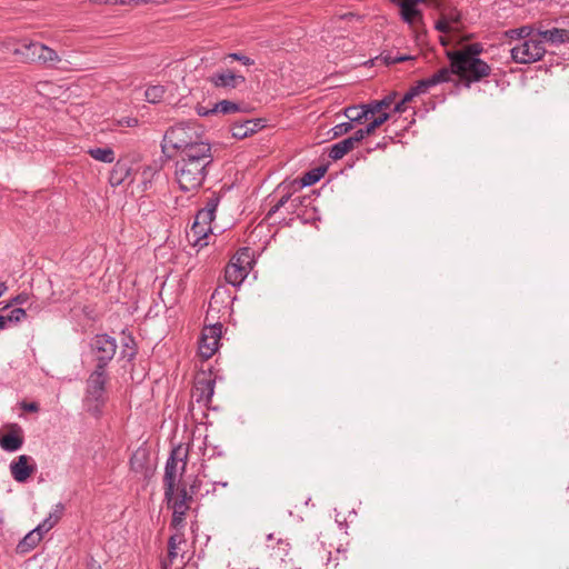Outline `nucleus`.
I'll return each instance as SVG.
<instances>
[{"instance_id": "nucleus-1", "label": "nucleus", "mask_w": 569, "mask_h": 569, "mask_svg": "<svg viewBox=\"0 0 569 569\" xmlns=\"http://www.w3.org/2000/svg\"><path fill=\"white\" fill-rule=\"evenodd\" d=\"M207 141L203 132L194 122L183 121L171 126L164 133L161 149L168 158H173L180 152L189 150L196 143Z\"/></svg>"}, {"instance_id": "nucleus-2", "label": "nucleus", "mask_w": 569, "mask_h": 569, "mask_svg": "<svg viewBox=\"0 0 569 569\" xmlns=\"http://www.w3.org/2000/svg\"><path fill=\"white\" fill-rule=\"evenodd\" d=\"M3 52L13 54L19 62H41L53 66L60 61L58 53L39 42L33 41H7L3 43Z\"/></svg>"}, {"instance_id": "nucleus-3", "label": "nucleus", "mask_w": 569, "mask_h": 569, "mask_svg": "<svg viewBox=\"0 0 569 569\" xmlns=\"http://www.w3.org/2000/svg\"><path fill=\"white\" fill-rule=\"evenodd\" d=\"M108 376L106 370H93L87 379L83 397V408L91 416L99 417L107 402L106 386Z\"/></svg>"}, {"instance_id": "nucleus-4", "label": "nucleus", "mask_w": 569, "mask_h": 569, "mask_svg": "<svg viewBox=\"0 0 569 569\" xmlns=\"http://www.w3.org/2000/svg\"><path fill=\"white\" fill-rule=\"evenodd\" d=\"M188 453V448L183 445L172 448L163 476V489L167 496L172 495L173 489L180 488L179 483L187 468Z\"/></svg>"}, {"instance_id": "nucleus-5", "label": "nucleus", "mask_w": 569, "mask_h": 569, "mask_svg": "<svg viewBox=\"0 0 569 569\" xmlns=\"http://www.w3.org/2000/svg\"><path fill=\"white\" fill-rule=\"evenodd\" d=\"M211 167L174 161V180L183 192L197 191L206 181Z\"/></svg>"}, {"instance_id": "nucleus-6", "label": "nucleus", "mask_w": 569, "mask_h": 569, "mask_svg": "<svg viewBox=\"0 0 569 569\" xmlns=\"http://www.w3.org/2000/svg\"><path fill=\"white\" fill-rule=\"evenodd\" d=\"M451 61V74H459L468 81H480L490 74L491 68L483 60L476 57L449 56Z\"/></svg>"}, {"instance_id": "nucleus-7", "label": "nucleus", "mask_w": 569, "mask_h": 569, "mask_svg": "<svg viewBox=\"0 0 569 569\" xmlns=\"http://www.w3.org/2000/svg\"><path fill=\"white\" fill-rule=\"evenodd\" d=\"M546 54V48L538 36L529 37L526 41L517 42L510 49V56L513 62L519 64H530L540 61Z\"/></svg>"}, {"instance_id": "nucleus-8", "label": "nucleus", "mask_w": 569, "mask_h": 569, "mask_svg": "<svg viewBox=\"0 0 569 569\" xmlns=\"http://www.w3.org/2000/svg\"><path fill=\"white\" fill-rule=\"evenodd\" d=\"M164 500L168 508L172 510L171 527L180 531L184 527V517L190 509L192 497L188 493L186 487L182 486L181 488L173 489L170 496L164 493Z\"/></svg>"}, {"instance_id": "nucleus-9", "label": "nucleus", "mask_w": 569, "mask_h": 569, "mask_svg": "<svg viewBox=\"0 0 569 569\" xmlns=\"http://www.w3.org/2000/svg\"><path fill=\"white\" fill-rule=\"evenodd\" d=\"M91 350L98 361L94 370H104L109 361L114 357L117 351L116 339L108 335H97L91 340Z\"/></svg>"}, {"instance_id": "nucleus-10", "label": "nucleus", "mask_w": 569, "mask_h": 569, "mask_svg": "<svg viewBox=\"0 0 569 569\" xmlns=\"http://www.w3.org/2000/svg\"><path fill=\"white\" fill-rule=\"evenodd\" d=\"M173 158L178 162L194 164L197 161L200 166L207 167H212L214 160L212 146L208 140L202 143H196L192 149L189 148V150L180 152Z\"/></svg>"}, {"instance_id": "nucleus-11", "label": "nucleus", "mask_w": 569, "mask_h": 569, "mask_svg": "<svg viewBox=\"0 0 569 569\" xmlns=\"http://www.w3.org/2000/svg\"><path fill=\"white\" fill-rule=\"evenodd\" d=\"M208 80L216 89L229 92L244 84L246 77L227 68L214 71L209 76Z\"/></svg>"}, {"instance_id": "nucleus-12", "label": "nucleus", "mask_w": 569, "mask_h": 569, "mask_svg": "<svg viewBox=\"0 0 569 569\" xmlns=\"http://www.w3.org/2000/svg\"><path fill=\"white\" fill-rule=\"evenodd\" d=\"M222 335V325L214 323L210 326H206L202 329L200 342H199V353L202 358L209 359L211 358L219 348L220 339Z\"/></svg>"}, {"instance_id": "nucleus-13", "label": "nucleus", "mask_w": 569, "mask_h": 569, "mask_svg": "<svg viewBox=\"0 0 569 569\" xmlns=\"http://www.w3.org/2000/svg\"><path fill=\"white\" fill-rule=\"evenodd\" d=\"M234 298L227 287L220 286L214 289L209 301L208 316L211 313H230L231 305Z\"/></svg>"}, {"instance_id": "nucleus-14", "label": "nucleus", "mask_w": 569, "mask_h": 569, "mask_svg": "<svg viewBox=\"0 0 569 569\" xmlns=\"http://www.w3.org/2000/svg\"><path fill=\"white\" fill-rule=\"evenodd\" d=\"M451 72L448 68H442L431 77L419 80L413 87L417 96L426 93L430 88L450 81Z\"/></svg>"}, {"instance_id": "nucleus-15", "label": "nucleus", "mask_w": 569, "mask_h": 569, "mask_svg": "<svg viewBox=\"0 0 569 569\" xmlns=\"http://www.w3.org/2000/svg\"><path fill=\"white\" fill-rule=\"evenodd\" d=\"M30 461L31 457L21 455L10 463V472L16 481L24 482L32 475L34 466Z\"/></svg>"}, {"instance_id": "nucleus-16", "label": "nucleus", "mask_w": 569, "mask_h": 569, "mask_svg": "<svg viewBox=\"0 0 569 569\" xmlns=\"http://www.w3.org/2000/svg\"><path fill=\"white\" fill-rule=\"evenodd\" d=\"M263 128L261 119H248L234 122L231 127L232 137L236 139H244Z\"/></svg>"}, {"instance_id": "nucleus-17", "label": "nucleus", "mask_w": 569, "mask_h": 569, "mask_svg": "<svg viewBox=\"0 0 569 569\" xmlns=\"http://www.w3.org/2000/svg\"><path fill=\"white\" fill-rule=\"evenodd\" d=\"M536 36L542 40V44L548 42L553 46H559L569 42V30L562 28H552L546 30H537Z\"/></svg>"}, {"instance_id": "nucleus-18", "label": "nucleus", "mask_w": 569, "mask_h": 569, "mask_svg": "<svg viewBox=\"0 0 569 569\" xmlns=\"http://www.w3.org/2000/svg\"><path fill=\"white\" fill-rule=\"evenodd\" d=\"M132 169L126 161H117L113 166L109 182L112 187H118L122 183H131L133 181V178L131 177Z\"/></svg>"}, {"instance_id": "nucleus-19", "label": "nucleus", "mask_w": 569, "mask_h": 569, "mask_svg": "<svg viewBox=\"0 0 569 569\" xmlns=\"http://www.w3.org/2000/svg\"><path fill=\"white\" fill-rule=\"evenodd\" d=\"M23 445L20 427H13L11 431L0 435V447L7 452L18 451Z\"/></svg>"}, {"instance_id": "nucleus-20", "label": "nucleus", "mask_w": 569, "mask_h": 569, "mask_svg": "<svg viewBox=\"0 0 569 569\" xmlns=\"http://www.w3.org/2000/svg\"><path fill=\"white\" fill-rule=\"evenodd\" d=\"M398 7L400 9L401 19L411 28L423 22V13L417 7H413L402 0L398 2Z\"/></svg>"}, {"instance_id": "nucleus-21", "label": "nucleus", "mask_w": 569, "mask_h": 569, "mask_svg": "<svg viewBox=\"0 0 569 569\" xmlns=\"http://www.w3.org/2000/svg\"><path fill=\"white\" fill-rule=\"evenodd\" d=\"M218 204H219V198H217V197L210 198L208 200L206 207L200 209L197 212V214L194 217L196 226L201 224V226H210L211 227V222L214 219V214H216Z\"/></svg>"}, {"instance_id": "nucleus-22", "label": "nucleus", "mask_w": 569, "mask_h": 569, "mask_svg": "<svg viewBox=\"0 0 569 569\" xmlns=\"http://www.w3.org/2000/svg\"><path fill=\"white\" fill-rule=\"evenodd\" d=\"M267 547L273 551L276 557L283 559L289 555L290 543L287 539H283L282 537H276L274 533H269L267 536Z\"/></svg>"}, {"instance_id": "nucleus-23", "label": "nucleus", "mask_w": 569, "mask_h": 569, "mask_svg": "<svg viewBox=\"0 0 569 569\" xmlns=\"http://www.w3.org/2000/svg\"><path fill=\"white\" fill-rule=\"evenodd\" d=\"M229 263L250 272L254 264L253 251L247 247L241 248L234 253Z\"/></svg>"}, {"instance_id": "nucleus-24", "label": "nucleus", "mask_w": 569, "mask_h": 569, "mask_svg": "<svg viewBox=\"0 0 569 569\" xmlns=\"http://www.w3.org/2000/svg\"><path fill=\"white\" fill-rule=\"evenodd\" d=\"M43 535L40 531H36V528L28 532L17 546L19 553H28L34 549L38 543L42 540Z\"/></svg>"}, {"instance_id": "nucleus-25", "label": "nucleus", "mask_w": 569, "mask_h": 569, "mask_svg": "<svg viewBox=\"0 0 569 569\" xmlns=\"http://www.w3.org/2000/svg\"><path fill=\"white\" fill-rule=\"evenodd\" d=\"M249 271L242 269L241 267L233 266L228 263L224 271V278L228 283L233 287H239L244 279L248 277Z\"/></svg>"}, {"instance_id": "nucleus-26", "label": "nucleus", "mask_w": 569, "mask_h": 569, "mask_svg": "<svg viewBox=\"0 0 569 569\" xmlns=\"http://www.w3.org/2000/svg\"><path fill=\"white\" fill-rule=\"evenodd\" d=\"M63 510L64 507L62 503L56 505L54 509L49 513V516L36 527V531H40L42 535H44L50 529H52L60 520Z\"/></svg>"}, {"instance_id": "nucleus-27", "label": "nucleus", "mask_w": 569, "mask_h": 569, "mask_svg": "<svg viewBox=\"0 0 569 569\" xmlns=\"http://www.w3.org/2000/svg\"><path fill=\"white\" fill-rule=\"evenodd\" d=\"M343 114L348 118L352 126L353 123H361L363 119H368L370 117V113L366 108V103L347 107L343 110Z\"/></svg>"}, {"instance_id": "nucleus-28", "label": "nucleus", "mask_w": 569, "mask_h": 569, "mask_svg": "<svg viewBox=\"0 0 569 569\" xmlns=\"http://www.w3.org/2000/svg\"><path fill=\"white\" fill-rule=\"evenodd\" d=\"M212 232V228L210 226H196V221H193L190 230L188 231V237L193 241V246H204L207 242H202L209 233Z\"/></svg>"}, {"instance_id": "nucleus-29", "label": "nucleus", "mask_w": 569, "mask_h": 569, "mask_svg": "<svg viewBox=\"0 0 569 569\" xmlns=\"http://www.w3.org/2000/svg\"><path fill=\"white\" fill-rule=\"evenodd\" d=\"M355 147L356 146L352 143V141L349 138H346L331 146L329 157L335 161L340 160Z\"/></svg>"}, {"instance_id": "nucleus-30", "label": "nucleus", "mask_w": 569, "mask_h": 569, "mask_svg": "<svg viewBox=\"0 0 569 569\" xmlns=\"http://www.w3.org/2000/svg\"><path fill=\"white\" fill-rule=\"evenodd\" d=\"M536 32L537 31L531 26H522L520 28L507 30L506 37L510 40L522 42L529 39V37H535Z\"/></svg>"}, {"instance_id": "nucleus-31", "label": "nucleus", "mask_w": 569, "mask_h": 569, "mask_svg": "<svg viewBox=\"0 0 569 569\" xmlns=\"http://www.w3.org/2000/svg\"><path fill=\"white\" fill-rule=\"evenodd\" d=\"M88 154L97 161L103 163H112L116 159V154L112 148H90Z\"/></svg>"}, {"instance_id": "nucleus-32", "label": "nucleus", "mask_w": 569, "mask_h": 569, "mask_svg": "<svg viewBox=\"0 0 569 569\" xmlns=\"http://www.w3.org/2000/svg\"><path fill=\"white\" fill-rule=\"evenodd\" d=\"M396 93L386 96L381 100H373L369 103H366V108L368 109L370 116H373L377 112H380L382 109L389 108L395 101Z\"/></svg>"}, {"instance_id": "nucleus-33", "label": "nucleus", "mask_w": 569, "mask_h": 569, "mask_svg": "<svg viewBox=\"0 0 569 569\" xmlns=\"http://www.w3.org/2000/svg\"><path fill=\"white\" fill-rule=\"evenodd\" d=\"M241 110V107L239 103H236L230 100H221L217 103H214L211 108V111H216V113L221 114H231L237 113Z\"/></svg>"}, {"instance_id": "nucleus-34", "label": "nucleus", "mask_w": 569, "mask_h": 569, "mask_svg": "<svg viewBox=\"0 0 569 569\" xmlns=\"http://www.w3.org/2000/svg\"><path fill=\"white\" fill-rule=\"evenodd\" d=\"M166 93V89L161 84H154L150 86L144 91L146 100L150 103H158L160 102Z\"/></svg>"}, {"instance_id": "nucleus-35", "label": "nucleus", "mask_w": 569, "mask_h": 569, "mask_svg": "<svg viewBox=\"0 0 569 569\" xmlns=\"http://www.w3.org/2000/svg\"><path fill=\"white\" fill-rule=\"evenodd\" d=\"M325 168H315L303 174L301 178V186L309 187L317 183L325 174Z\"/></svg>"}, {"instance_id": "nucleus-36", "label": "nucleus", "mask_w": 569, "mask_h": 569, "mask_svg": "<svg viewBox=\"0 0 569 569\" xmlns=\"http://www.w3.org/2000/svg\"><path fill=\"white\" fill-rule=\"evenodd\" d=\"M184 542L182 532L177 531L169 538L168 541V557L172 561L178 556V546Z\"/></svg>"}, {"instance_id": "nucleus-37", "label": "nucleus", "mask_w": 569, "mask_h": 569, "mask_svg": "<svg viewBox=\"0 0 569 569\" xmlns=\"http://www.w3.org/2000/svg\"><path fill=\"white\" fill-rule=\"evenodd\" d=\"M197 391L202 390V393L199 398H197V401H204L209 402L213 396V381L206 380L202 382H198L196 387Z\"/></svg>"}, {"instance_id": "nucleus-38", "label": "nucleus", "mask_w": 569, "mask_h": 569, "mask_svg": "<svg viewBox=\"0 0 569 569\" xmlns=\"http://www.w3.org/2000/svg\"><path fill=\"white\" fill-rule=\"evenodd\" d=\"M481 51H482L481 44L472 43V44L467 46L463 50L452 52L449 56H467V57L478 58V56L481 53Z\"/></svg>"}, {"instance_id": "nucleus-39", "label": "nucleus", "mask_w": 569, "mask_h": 569, "mask_svg": "<svg viewBox=\"0 0 569 569\" xmlns=\"http://www.w3.org/2000/svg\"><path fill=\"white\" fill-rule=\"evenodd\" d=\"M383 61L386 64L390 66V64H395V63H399V62H405V61H409V60H413L415 57L413 56H408V54H399V53H392V52H388L387 54H385L382 57Z\"/></svg>"}, {"instance_id": "nucleus-40", "label": "nucleus", "mask_w": 569, "mask_h": 569, "mask_svg": "<svg viewBox=\"0 0 569 569\" xmlns=\"http://www.w3.org/2000/svg\"><path fill=\"white\" fill-rule=\"evenodd\" d=\"M121 357L126 358L128 361H131L136 357L134 341L132 337H128L124 340Z\"/></svg>"}, {"instance_id": "nucleus-41", "label": "nucleus", "mask_w": 569, "mask_h": 569, "mask_svg": "<svg viewBox=\"0 0 569 569\" xmlns=\"http://www.w3.org/2000/svg\"><path fill=\"white\" fill-rule=\"evenodd\" d=\"M146 459L144 451H137L130 459L131 469L136 472H141L143 469V460Z\"/></svg>"}, {"instance_id": "nucleus-42", "label": "nucleus", "mask_w": 569, "mask_h": 569, "mask_svg": "<svg viewBox=\"0 0 569 569\" xmlns=\"http://www.w3.org/2000/svg\"><path fill=\"white\" fill-rule=\"evenodd\" d=\"M389 113L382 112L380 116L375 118L370 123L366 126V133L371 134L377 128L383 124L389 119Z\"/></svg>"}, {"instance_id": "nucleus-43", "label": "nucleus", "mask_w": 569, "mask_h": 569, "mask_svg": "<svg viewBox=\"0 0 569 569\" xmlns=\"http://www.w3.org/2000/svg\"><path fill=\"white\" fill-rule=\"evenodd\" d=\"M26 310L22 308H14L10 310L6 316L10 325H16L26 318Z\"/></svg>"}, {"instance_id": "nucleus-44", "label": "nucleus", "mask_w": 569, "mask_h": 569, "mask_svg": "<svg viewBox=\"0 0 569 569\" xmlns=\"http://www.w3.org/2000/svg\"><path fill=\"white\" fill-rule=\"evenodd\" d=\"M353 128V126L351 124V122L347 121V122H341V123H338L336 124L331 131H332V137L333 138H338V137H341L346 133H348L351 129Z\"/></svg>"}, {"instance_id": "nucleus-45", "label": "nucleus", "mask_w": 569, "mask_h": 569, "mask_svg": "<svg viewBox=\"0 0 569 569\" xmlns=\"http://www.w3.org/2000/svg\"><path fill=\"white\" fill-rule=\"evenodd\" d=\"M226 60L227 59H232V60H237L239 62H241L243 66L246 67H250V66H253L254 64V60H252L251 58L240 53V52H233V53H229L224 58Z\"/></svg>"}, {"instance_id": "nucleus-46", "label": "nucleus", "mask_w": 569, "mask_h": 569, "mask_svg": "<svg viewBox=\"0 0 569 569\" xmlns=\"http://www.w3.org/2000/svg\"><path fill=\"white\" fill-rule=\"evenodd\" d=\"M442 18H445L452 27L457 24L460 21V13L455 10L450 9L448 11H443L441 13Z\"/></svg>"}, {"instance_id": "nucleus-47", "label": "nucleus", "mask_w": 569, "mask_h": 569, "mask_svg": "<svg viewBox=\"0 0 569 569\" xmlns=\"http://www.w3.org/2000/svg\"><path fill=\"white\" fill-rule=\"evenodd\" d=\"M435 27L442 33H448L453 29V27L445 18H442V16H440V19L436 22Z\"/></svg>"}, {"instance_id": "nucleus-48", "label": "nucleus", "mask_w": 569, "mask_h": 569, "mask_svg": "<svg viewBox=\"0 0 569 569\" xmlns=\"http://www.w3.org/2000/svg\"><path fill=\"white\" fill-rule=\"evenodd\" d=\"M369 133H366V127L362 129L357 130L349 139L352 141V143L356 146L360 141H362Z\"/></svg>"}, {"instance_id": "nucleus-49", "label": "nucleus", "mask_w": 569, "mask_h": 569, "mask_svg": "<svg viewBox=\"0 0 569 569\" xmlns=\"http://www.w3.org/2000/svg\"><path fill=\"white\" fill-rule=\"evenodd\" d=\"M290 199V194L282 196L278 202L269 210L268 216H272L276 213L281 207H283L288 200Z\"/></svg>"}, {"instance_id": "nucleus-50", "label": "nucleus", "mask_w": 569, "mask_h": 569, "mask_svg": "<svg viewBox=\"0 0 569 569\" xmlns=\"http://www.w3.org/2000/svg\"><path fill=\"white\" fill-rule=\"evenodd\" d=\"M415 97H417V93L413 91L412 88H410V90L407 91L402 99L400 100V104H406L410 102Z\"/></svg>"}, {"instance_id": "nucleus-51", "label": "nucleus", "mask_w": 569, "mask_h": 569, "mask_svg": "<svg viewBox=\"0 0 569 569\" xmlns=\"http://www.w3.org/2000/svg\"><path fill=\"white\" fill-rule=\"evenodd\" d=\"M196 111L201 117H207V116H210V114H216V111H211V108H207V107H203V106H198L196 108Z\"/></svg>"}, {"instance_id": "nucleus-52", "label": "nucleus", "mask_w": 569, "mask_h": 569, "mask_svg": "<svg viewBox=\"0 0 569 569\" xmlns=\"http://www.w3.org/2000/svg\"><path fill=\"white\" fill-rule=\"evenodd\" d=\"M29 300V296L27 293H21V295H18L14 299H13V302L16 305H24L27 301Z\"/></svg>"}, {"instance_id": "nucleus-53", "label": "nucleus", "mask_w": 569, "mask_h": 569, "mask_svg": "<svg viewBox=\"0 0 569 569\" xmlns=\"http://www.w3.org/2000/svg\"><path fill=\"white\" fill-rule=\"evenodd\" d=\"M10 325L6 315L0 316V330L6 329Z\"/></svg>"}, {"instance_id": "nucleus-54", "label": "nucleus", "mask_w": 569, "mask_h": 569, "mask_svg": "<svg viewBox=\"0 0 569 569\" xmlns=\"http://www.w3.org/2000/svg\"><path fill=\"white\" fill-rule=\"evenodd\" d=\"M87 569H102V568L94 559H90L87 562Z\"/></svg>"}, {"instance_id": "nucleus-55", "label": "nucleus", "mask_w": 569, "mask_h": 569, "mask_svg": "<svg viewBox=\"0 0 569 569\" xmlns=\"http://www.w3.org/2000/svg\"><path fill=\"white\" fill-rule=\"evenodd\" d=\"M23 408H24V410H27V411H37V410H38V405H37V403H34V402L24 403V405H23Z\"/></svg>"}, {"instance_id": "nucleus-56", "label": "nucleus", "mask_w": 569, "mask_h": 569, "mask_svg": "<svg viewBox=\"0 0 569 569\" xmlns=\"http://www.w3.org/2000/svg\"><path fill=\"white\" fill-rule=\"evenodd\" d=\"M406 104H400V101L396 103L395 106V111L396 112H403L406 110L405 108Z\"/></svg>"}, {"instance_id": "nucleus-57", "label": "nucleus", "mask_w": 569, "mask_h": 569, "mask_svg": "<svg viewBox=\"0 0 569 569\" xmlns=\"http://www.w3.org/2000/svg\"><path fill=\"white\" fill-rule=\"evenodd\" d=\"M182 569H198L194 563H188L182 567Z\"/></svg>"}, {"instance_id": "nucleus-58", "label": "nucleus", "mask_w": 569, "mask_h": 569, "mask_svg": "<svg viewBox=\"0 0 569 569\" xmlns=\"http://www.w3.org/2000/svg\"><path fill=\"white\" fill-rule=\"evenodd\" d=\"M137 123H138V120H137V119H129V120L127 121V124H128V126H136Z\"/></svg>"}, {"instance_id": "nucleus-59", "label": "nucleus", "mask_w": 569, "mask_h": 569, "mask_svg": "<svg viewBox=\"0 0 569 569\" xmlns=\"http://www.w3.org/2000/svg\"><path fill=\"white\" fill-rule=\"evenodd\" d=\"M6 286L4 283L0 282V296L3 293V291L6 290Z\"/></svg>"}, {"instance_id": "nucleus-60", "label": "nucleus", "mask_w": 569, "mask_h": 569, "mask_svg": "<svg viewBox=\"0 0 569 569\" xmlns=\"http://www.w3.org/2000/svg\"><path fill=\"white\" fill-rule=\"evenodd\" d=\"M228 482H220V487H227Z\"/></svg>"}]
</instances>
